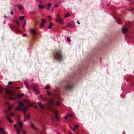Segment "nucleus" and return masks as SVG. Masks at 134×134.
Wrapping results in <instances>:
<instances>
[{
    "mask_svg": "<svg viewBox=\"0 0 134 134\" xmlns=\"http://www.w3.org/2000/svg\"><path fill=\"white\" fill-rule=\"evenodd\" d=\"M19 103V104L16 108V109L20 111L23 110L24 116H26V114L25 112L27 109L28 107H24V105L22 102H20Z\"/></svg>",
    "mask_w": 134,
    "mask_h": 134,
    "instance_id": "1",
    "label": "nucleus"
},
{
    "mask_svg": "<svg viewBox=\"0 0 134 134\" xmlns=\"http://www.w3.org/2000/svg\"><path fill=\"white\" fill-rule=\"evenodd\" d=\"M54 58L59 62H61L63 60V56L60 51H57L54 54Z\"/></svg>",
    "mask_w": 134,
    "mask_h": 134,
    "instance_id": "2",
    "label": "nucleus"
},
{
    "mask_svg": "<svg viewBox=\"0 0 134 134\" xmlns=\"http://www.w3.org/2000/svg\"><path fill=\"white\" fill-rule=\"evenodd\" d=\"M63 87L65 90L69 91L71 90L73 88L74 86L71 84L68 83L64 86Z\"/></svg>",
    "mask_w": 134,
    "mask_h": 134,
    "instance_id": "3",
    "label": "nucleus"
},
{
    "mask_svg": "<svg viewBox=\"0 0 134 134\" xmlns=\"http://www.w3.org/2000/svg\"><path fill=\"white\" fill-rule=\"evenodd\" d=\"M47 21L43 18L41 19V23L39 25V27L41 28H44L45 26V23H46Z\"/></svg>",
    "mask_w": 134,
    "mask_h": 134,
    "instance_id": "4",
    "label": "nucleus"
},
{
    "mask_svg": "<svg viewBox=\"0 0 134 134\" xmlns=\"http://www.w3.org/2000/svg\"><path fill=\"white\" fill-rule=\"evenodd\" d=\"M30 87L31 88H32L33 89L34 91L37 93H39L38 90V86L37 85H32L30 86Z\"/></svg>",
    "mask_w": 134,
    "mask_h": 134,
    "instance_id": "5",
    "label": "nucleus"
},
{
    "mask_svg": "<svg viewBox=\"0 0 134 134\" xmlns=\"http://www.w3.org/2000/svg\"><path fill=\"white\" fill-rule=\"evenodd\" d=\"M30 31L33 34V36H34L36 34V29H31L30 30Z\"/></svg>",
    "mask_w": 134,
    "mask_h": 134,
    "instance_id": "6",
    "label": "nucleus"
},
{
    "mask_svg": "<svg viewBox=\"0 0 134 134\" xmlns=\"http://www.w3.org/2000/svg\"><path fill=\"white\" fill-rule=\"evenodd\" d=\"M5 93L6 94L10 95H12L13 94L14 92L10 91L7 88L5 89Z\"/></svg>",
    "mask_w": 134,
    "mask_h": 134,
    "instance_id": "7",
    "label": "nucleus"
},
{
    "mask_svg": "<svg viewBox=\"0 0 134 134\" xmlns=\"http://www.w3.org/2000/svg\"><path fill=\"white\" fill-rule=\"evenodd\" d=\"M14 128H15V130L17 134H19V133L20 131V129L19 127H16V125L14 124Z\"/></svg>",
    "mask_w": 134,
    "mask_h": 134,
    "instance_id": "8",
    "label": "nucleus"
},
{
    "mask_svg": "<svg viewBox=\"0 0 134 134\" xmlns=\"http://www.w3.org/2000/svg\"><path fill=\"white\" fill-rule=\"evenodd\" d=\"M56 21L59 22L60 23L62 24V19L60 17H59L55 19Z\"/></svg>",
    "mask_w": 134,
    "mask_h": 134,
    "instance_id": "9",
    "label": "nucleus"
},
{
    "mask_svg": "<svg viewBox=\"0 0 134 134\" xmlns=\"http://www.w3.org/2000/svg\"><path fill=\"white\" fill-rule=\"evenodd\" d=\"M6 103L7 104H9L8 109L9 110H10L11 109V108L13 107V105L11 104H9L8 102H7Z\"/></svg>",
    "mask_w": 134,
    "mask_h": 134,
    "instance_id": "10",
    "label": "nucleus"
},
{
    "mask_svg": "<svg viewBox=\"0 0 134 134\" xmlns=\"http://www.w3.org/2000/svg\"><path fill=\"white\" fill-rule=\"evenodd\" d=\"M53 24L51 22H50L49 23V26L47 27L48 29H51L52 27Z\"/></svg>",
    "mask_w": 134,
    "mask_h": 134,
    "instance_id": "11",
    "label": "nucleus"
},
{
    "mask_svg": "<svg viewBox=\"0 0 134 134\" xmlns=\"http://www.w3.org/2000/svg\"><path fill=\"white\" fill-rule=\"evenodd\" d=\"M18 8L20 10H22L23 9V7L22 5H19L18 4L16 5Z\"/></svg>",
    "mask_w": 134,
    "mask_h": 134,
    "instance_id": "12",
    "label": "nucleus"
},
{
    "mask_svg": "<svg viewBox=\"0 0 134 134\" xmlns=\"http://www.w3.org/2000/svg\"><path fill=\"white\" fill-rule=\"evenodd\" d=\"M7 119L9 121L10 123H12L13 122V121L11 119H10V117L8 115L7 116Z\"/></svg>",
    "mask_w": 134,
    "mask_h": 134,
    "instance_id": "13",
    "label": "nucleus"
},
{
    "mask_svg": "<svg viewBox=\"0 0 134 134\" xmlns=\"http://www.w3.org/2000/svg\"><path fill=\"white\" fill-rule=\"evenodd\" d=\"M24 85H25L26 87L28 89H30V88L27 85V82H24Z\"/></svg>",
    "mask_w": 134,
    "mask_h": 134,
    "instance_id": "14",
    "label": "nucleus"
},
{
    "mask_svg": "<svg viewBox=\"0 0 134 134\" xmlns=\"http://www.w3.org/2000/svg\"><path fill=\"white\" fill-rule=\"evenodd\" d=\"M122 30L123 32L126 33L127 31V28L126 27L124 28H122Z\"/></svg>",
    "mask_w": 134,
    "mask_h": 134,
    "instance_id": "15",
    "label": "nucleus"
},
{
    "mask_svg": "<svg viewBox=\"0 0 134 134\" xmlns=\"http://www.w3.org/2000/svg\"><path fill=\"white\" fill-rule=\"evenodd\" d=\"M31 126L34 130H35L37 129V128L35 126L32 124H31Z\"/></svg>",
    "mask_w": 134,
    "mask_h": 134,
    "instance_id": "16",
    "label": "nucleus"
},
{
    "mask_svg": "<svg viewBox=\"0 0 134 134\" xmlns=\"http://www.w3.org/2000/svg\"><path fill=\"white\" fill-rule=\"evenodd\" d=\"M21 95L19 93H18V97L20 98H21L22 96L24 95V94L23 93H21Z\"/></svg>",
    "mask_w": 134,
    "mask_h": 134,
    "instance_id": "17",
    "label": "nucleus"
},
{
    "mask_svg": "<svg viewBox=\"0 0 134 134\" xmlns=\"http://www.w3.org/2000/svg\"><path fill=\"white\" fill-rule=\"evenodd\" d=\"M0 131L2 132V134H4V130L2 128H0Z\"/></svg>",
    "mask_w": 134,
    "mask_h": 134,
    "instance_id": "18",
    "label": "nucleus"
},
{
    "mask_svg": "<svg viewBox=\"0 0 134 134\" xmlns=\"http://www.w3.org/2000/svg\"><path fill=\"white\" fill-rule=\"evenodd\" d=\"M18 124L19 126H22L23 125V123L19 121L18 122Z\"/></svg>",
    "mask_w": 134,
    "mask_h": 134,
    "instance_id": "19",
    "label": "nucleus"
},
{
    "mask_svg": "<svg viewBox=\"0 0 134 134\" xmlns=\"http://www.w3.org/2000/svg\"><path fill=\"white\" fill-rule=\"evenodd\" d=\"M47 93L49 96L51 95L52 94L48 90L47 91Z\"/></svg>",
    "mask_w": 134,
    "mask_h": 134,
    "instance_id": "20",
    "label": "nucleus"
},
{
    "mask_svg": "<svg viewBox=\"0 0 134 134\" xmlns=\"http://www.w3.org/2000/svg\"><path fill=\"white\" fill-rule=\"evenodd\" d=\"M30 115L29 114H28L27 116L26 115V116H25L26 117L27 119H29L30 118Z\"/></svg>",
    "mask_w": 134,
    "mask_h": 134,
    "instance_id": "21",
    "label": "nucleus"
},
{
    "mask_svg": "<svg viewBox=\"0 0 134 134\" xmlns=\"http://www.w3.org/2000/svg\"><path fill=\"white\" fill-rule=\"evenodd\" d=\"M38 8H40V9H43V8L44 7L43 5H38Z\"/></svg>",
    "mask_w": 134,
    "mask_h": 134,
    "instance_id": "22",
    "label": "nucleus"
},
{
    "mask_svg": "<svg viewBox=\"0 0 134 134\" xmlns=\"http://www.w3.org/2000/svg\"><path fill=\"white\" fill-rule=\"evenodd\" d=\"M67 26H68L70 28L72 27H73L71 23L68 24L67 25Z\"/></svg>",
    "mask_w": 134,
    "mask_h": 134,
    "instance_id": "23",
    "label": "nucleus"
},
{
    "mask_svg": "<svg viewBox=\"0 0 134 134\" xmlns=\"http://www.w3.org/2000/svg\"><path fill=\"white\" fill-rule=\"evenodd\" d=\"M24 21H25V22H24V23H23V25H22L23 28L24 30L25 29L24 26H25V24H26V20H25Z\"/></svg>",
    "mask_w": 134,
    "mask_h": 134,
    "instance_id": "24",
    "label": "nucleus"
},
{
    "mask_svg": "<svg viewBox=\"0 0 134 134\" xmlns=\"http://www.w3.org/2000/svg\"><path fill=\"white\" fill-rule=\"evenodd\" d=\"M3 90V88L2 87H1L0 86V92L2 93V91Z\"/></svg>",
    "mask_w": 134,
    "mask_h": 134,
    "instance_id": "25",
    "label": "nucleus"
},
{
    "mask_svg": "<svg viewBox=\"0 0 134 134\" xmlns=\"http://www.w3.org/2000/svg\"><path fill=\"white\" fill-rule=\"evenodd\" d=\"M55 117L56 119H58V111H55Z\"/></svg>",
    "mask_w": 134,
    "mask_h": 134,
    "instance_id": "26",
    "label": "nucleus"
},
{
    "mask_svg": "<svg viewBox=\"0 0 134 134\" xmlns=\"http://www.w3.org/2000/svg\"><path fill=\"white\" fill-rule=\"evenodd\" d=\"M117 21H118V23L120 24L121 23V21L118 18H117Z\"/></svg>",
    "mask_w": 134,
    "mask_h": 134,
    "instance_id": "27",
    "label": "nucleus"
},
{
    "mask_svg": "<svg viewBox=\"0 0 134 134\" xmlns=\"http://www.w3.org/2000/svg\"><path fill=\"white\" fill-rule=\"evenodd\" d=\"M19 18L20 20H23L24 18V16H21L19 17Z\"/></svg>",
    "mask_w": 134,
    "mask_h": 134,
    "instance_id": "28",
    "label": "nucleus"
},
{
    "mask_svg": "<svg viewBox=\"0 0 134 134\" xmlns=\"http://www.w3.org/2000/svg\"><path fill=\"white\" fill-rule=\"evenodd\" d=\"M47 5H48V7L47 8V9L48 10L49 9V7L51 5V4H50L49 3H48V4Z\"/></svg>",
    "mask_w": 134,
    "mask_h": 134,
    "instance_id": "29",
    "label": "nucleus"
},
{
    "mask_svg": "<svg viewBox=\"0 0 134 134\" xmlns=\"http://www.w3.org/2000/svg\"><path fill=\"white\" fill-rule=\"evenodd\" d=\"M14 22L16 23V24L19 23L18 20L16 19L14 20Z\"/></svg>",
    "mask_w": 134,
    "mask_h": 134,
    "instance_id": "30",
    "label": "nucleus"
},
{
    "mask_svg": "<svg viewBox=\"0 0 134 134\" xmlns=\"http://www.w3.org/2000/svg\"><path fill=\"white\" fill-rule=\"evenodd\" d=\"M79 125H75L74 126L75 127L76 129H77L79 127Z\"/></svg>",
    "mask_w": 134,
    "mask_h": 134,
    "instance_id": "31",
    "label": "nucleus"
},
{
    "mask_svg": "<svg viewBox=\"0 0 134 134\" xmlns=\"http://www.w3.org/2000/svg\"><path fill=\"white\" fill-rule=\"evenodd\" d=\"M70 15L68 13H66L65 15V17H67L69 16V15Z\"/></svg>",
    "mask_w": 134,
    "mask_h": 134,
    "instance_id": "32",
    "label": "nucleus"
},
{
    "mask_svg": "<svg viewBox=\"0 0 134 134\" xmlns=\"http://www.w3.org/2000/svg\"><path fill=\"white\" fill-rule=\"evenodd\" d=\"M50 88V87L49 86H47L45 88V89L47 90L49 89Z\"/></svg>",
    "mask_w": 134,
    "mask_h": 134,
    "instance_id": "33",
    "label": "nucleus"
},
{
    "mask_svg": "<svg viewBox=\"0 0 134 134\" xmlns=\"http://www.w3.org/2000/svg\"><path fill=\"white\" fill-rule=\"evenodd\" d=\"M39 107H40V108L42 109H43L44 108L43 105H41L40 106H39Z\"/></svg>",
    "mask_w": 134,
    "mask_h": 134,
    "instance_id": "34",
    "label": "nucleus"
},
{
    "mask_svg": "<svg viewBox=\"0 0 134 134\" xmlns=\"http://www.w3.org/2000/svg\"><path fill=\"white\" fill-rule=\"evenodd\" d=\"M23 101L24 102H26L27 103H28V102L27 100L26 99H24L23 100Z\"/></svg>",
    "mask_w": 134,
    "mask_h": 134,
    "instance_id": "35",
    "label": "nucleus"
},
{
    "mask_svg": "<svg viewBox=\"0 0 134 134\" xmlns=\"http://www.w3.org/2000/svg\"><path fill=\"white\" fill-rule=\"evenodd\" d=\"M67 41L68 42H70L71 40L70 38L69 37H68L67 38Z\"/></svg>",
    "mask_w": 134,
    "mask_h": 134,
    "instance_id": "36",
    "label": "nucleus"
},
{
    "mask_svg": "<svg viewBox=\"0 0 134 134\" xmlns=\"http://www.w3.org/2000/svg\"><path fill=\"white\" fill-rule=\"evenodd\" d=\"M57 105L58 106H59L60 105V103L59 102H57Z\"/></svg>",
    "mask_w": 134,
    "mask_h": 134,
    "instance_id": "37",
    "label": "nucleus"
},
{
    "mask_svg": "<svg viewBox=\"0 0 134 134\" xmlns=\"http://www.w3.org/2000/svg\"><path fill=\"white\" fill-rule=\"evenodd\" d=\"M38 106H40V105H41V102H39L38 103Z\"/></svg>",
    "mask_w": 134,
    "mask_h": 134,
    "instance_id": "38",
    "label": "nucleus"
},
{
    "mask_svg": "<svg viewBox=\"0 0 134 134\" xmlns=\"http://www.w3.org/2000/svg\"><path fill=\"white\" fill-rule=\"evenodd\" d=\"M11 99L13 100H15L16 99V98L15 97L12 98Z\"/></svg>",
    "mask_w": 134,
    "mask_h": 134,
    "instance_id": "39",
    "label": "nucleus"
},
{
    "mask_svg": "<svg viewBox=\"0 0 134 134\" xmlns=\"http://www.w3.org/2000/svg\"><path fill=\"white\" fill-rule=\"evenodd\" d=\"M14 115V113H11L10 114V115L12 116H13Z\"/></svg>",
    "mask_w": 134,
    "mask_h": 134,
    "instance_id": "40",
    "label": "nucleus"
},
{
    "mask_svg": "<svg viewBox=\"0 0 134 134\" xmlns=\"http://www.w3.org/2000/svg\"><path fill=\"white\" fill-rule=\"evenodd\" d=\"M12 83V82L11 81H10L8 82V85H11Z\"/></svg>",
    "mask_w": 134,
    "mask_h": 134,
    "instance_id": "41",
    "label": "nucleus"
},
{
    "mask_svg": "<svg viewBox=\"0 0 134 134\" xmlns=\"http://www.w3.org/2000/svg\"><path fill=\"white\" fill-rule=\"evenodd\" d=\"M68 117V115H66L64 118L65 119H67Z\"/></svg>",
    "mask_w": 134,
    "mask_h": 134,
    "instance_id": "42",
    "label": "nucleus"
},
{
    "mask_svg": "<svg viewBox=\"0 0 134 134\" xmlns=\"http://www.w3.org/2000/svg\"><path fill=\"white\" fill-rule=\"evenodd\" d=\"M69 116L70 117H72L73 116V115L72 114H69Z\"/></svg>",
    "mask_w": 134,
    "mask_h": 134,
    "instance_id": "43",
    "label": "nucleus"
},
{
    "mask_svg": "<svg viewBox=\"0 0 134 134\" xmlns=\"http://www.w3.org/2000/svg\"><path fill=\"white\" fill-rule=\"evenodd\" d=\"M16 24L18 27H19L20 26V24L19 23L17 24Z\"/></svg>",
    "mask_w": 134,
    "mask_h": 134,
    "instance_id": "44",
    "label": "nucleus"
},
{
    "mask_svg": "<svg viewBox=\"0 0 134 134\" xmlns=\"http://www.w3.org/2000/svg\"><path fill=\"white\" fill-rule=\"evenodd\" d=\"M13 11L12 10H11L10 12V14L12 15H13Z\"/></svg>",
    "mask_w": 134,
    "mask_h": 134,
    "instance_id": "45",
    "label": "nucleus"
},
{
    "mask_svg": "<svg viewBox=\"0 0 134 134\" xmlns=\"http://www.w3.org/2000/svg\"><path fill=\"white\" fill-rule=\"evenodd\" d=\"M29 104V106L30 107H31L32 106V105L30 103H28Z\"/></svg>",
    "mask_w": 134,
    "mask_h": 134,
    "instance_id": "46",
    "label": "nucleus"
},
{
    "mask_svg": "<svg viewBox=\"0 0 134 134\" xmlns=\"http://www.w3.org/2000/svg\"><path fill=\"white\" fill-rule=\"evenodd\" d=\"M19 127H20V128H19V129H20H20H22L23 128V127H22V126H19Z\"/></svg>",
    "mask_w": 134,
    "mask_h": 134,
    "instance_id": "47",
    "label": "nucleus"
},
{
    "mask_svg": "<svg viewBox=\"0 0 134 134\" xmlns=\"http://www.w3.org/2000/svg\"><path fill=\"white\" fill-rule=\"evenodd\" d=\"M26 132L25 130H23V133L24 134H25V133Z\"/></svg>",
    "mask_w": 134,
    "mask_h": 134,
    "instance_id": "48",
    "label": "nucleus"
},
{
    "mask_svg": "<svg viewBox=\"0 0 134 134\" xmlns=\"http://www.w3.org/2000/svg\"><path fill=\"white\" fill-rule=\"evenodd\" d=\"M4 112L5 113H7V111L6 110H4Z\"/></svg>",
    "mask_w": 134,
    "mask_h": 134,
    "instance_id": "49",
    "label": "nucleus"
},
{
    "mask_svg": "<svg viewBox=\"0 0 134 134\" xmlns=\"http://www.w3.org/2000/svg\"><path fill=\"white\" fill-rule=\"evenodd\" d=\"M23 36L25 37L26 36V35L25 34H24L23 35Z\"/></svg>",
    "mask_w": 134,
    "mask_h": 134,
    "instance_id": "50",
    "label": "nucleus"
},
{
    "mask_svg": "<svg viewBox=\"0 0 134 134\" xmlns=\"http://www.w3.org/2000/svg\"><path fill=\"white\" fill-rule=\"evenodd\" d=\"M48 17L49 18V19H51V17L50 16H48Z\"/></svg>",
    "mask_w": 134,
    "mask_h": 134,
    "instance_id": "51",
    "label": "nucleus"
},
{
    "mask_svg": "<svg viewBox=\"0 0 134 134\" xmlns=\"http://www.w3.org/2000/svg\"><path fill=\"white\" fill-rule=\"evenodd\" d=\"M71 129H72L74 131H75V129L74 128H71Z\"/></svg>",
    "mask_w": 134,
    "mask_h": 134,
    "instance_id": "52",
    "label": "nucleus"
},
{
    "mask_svg": "<svg viewBox=\"0 0 134 134\" xmlns=\"http://www.w3.org/2000/svg\"><path fill=\"white\" fill-rule=\"evenodd\" d=\"M58 5L57 4H56L55 5V7H57L58 6Z\"/></svg>",
    "mask_w": 134,
    "mask_h": 134,
    "instance_id": "53",
    "label": "nucleus"
},
{
    "mask_svg": "<svg viewBox=\"0 0 134 134\" xmlns=\"http://www.w3.org/2000/svg\"><path fill=\"white\" fill-rule=\"evenodd\" d=\"M20 88L18 87H16V89H20Z\"/></svg>",
    "mask_w": 134,
    "mask_h": 134,
    "instance_id": "54",
    "label": "nucleus"
},
{
    "mask_svg": "<svg viewBox=\"0 0 134 134\" xmlns=\"http://www.w3.org/2000/svg\"><path fill=\"white\" fill-rule=\"evenodd\" d=\"M37 106H35V107H34V108H35L36 109V108H37Z\"/></svg>",
    "mask_w": 134,
    "mask_h": 134,
    "instance_id": "55",
    "label": "nucleus"
},
{
    "mask_svg": "<svg viewBox=\"0 0 134 134\" xmlns=\"http://www.w3.org/2000/svg\"><path fill=\"white\" fill-rule=\"evenodd\" d=\"M26 121V119H24V120H23V121H24V122H25V121Z\"/></svg>",
    "mask_w": 134,
    "mask_h": 134,
    "instance_id": "56",
    "label": "nucleus"
},
{
    "mask_svg": "<svg viewBox=\"0 0 134 134\" xmlns=\"http://www.w3.org/2000/svg\"><path fill=\"white\" fill-rule=\"evenodd\" d=\"M77 22L79 24H80V23L78 21H77Z\"/></svg>",
    "mask_w": 134,
    "mask_h": 134,
    "instance_id": "57",
    "label": "nucleus"
},
{
    "mask_svg": "<svg viewBox=\"0 0 134 134\" xmlns=\"http://www.w3.org/2000/svg\"><path fill=\"white\" fill-rule=\"evenodd\" d=\"M10 27L11 29H12L13 28V27H12L11 26H10Z\"/></svg>",
    "mask_w": 134,
    "mask_h": 134,
    "instance_id": "58",
    "label": "nucleus"
},
{
    "mask_svg": "<svg viewBox=\"0 0 134 134\" xmlns=\"http://www.w3.org/2000/svg\"><path fill=\"white\" fill-rule=\"evenodd\" d=\"M70 127L71 128H71H72L71 127V126H70Z\"/></svg>",
    "mask_w": 134,
    "mask_h": 134,
    "instance_id": "59",
    "label": "nucleus"
},
{
    "mask_svg": "<svg viewBox=\"0 0 134 134\" xmlns=\"http://www.w3.org/2000/svg\"><path fill=\"white\" fill-rule=\"evenodd\" d=\"M57 16H59V14H58V15H57Z\"/></svg>",
    "mask_w": 134,
    "mask_h": 134,
    "instance_id": "60",
    "label": "nucleus"
},
{
    "mask_svg": "<svg viewBox=\"0 0 134 134\" xmlns=\"http://www.w3.org/2000/svg\"><path fill=\"white\" fill-rule=\"evenodd\" d=\"M47 99L46 98H45L44 99H45V100H46V99Z\"/></svg>",
    "mask_w": 134,
    "mask_h": 134,
    "instance_id": "61",
    "label": "nucleus"
},
{
    "mask_svg": "<svg viewBox=\"0 0 134 134\" xmlns=\"http://www.w3.org/2000/svg\"><path fill=\"white\" fill-rule=\"evenodd\" d=\"M41 134H43L42 133V132H41Z\"/></svg>",
    "mask_w": 134,
    "mask_h": 134,
    "instance_id": "62",
    "label": "nucleus"
},
{
    "mask_svg": "<svg viewBox=\"0 0 134 134\" xmlns=\"http://www.w3.org/2000/svg\"><path fill=\"white\" fill-rule=\"evenodd\" d=\"M58 134H60V133H58Z\"/></svg>",
    "mask_w": 134,
    "mask_h": 134,
    "instance_id": "63",
    "label": "nucleus"
},
{
    "mask_svg": "<svg viewBox=\"0 0 134 134\" xmlns=\"http://www.w3.org/2000/svg\"><path fill=\"white\" fill-rule=\"evenodd\" d=\"M29 101H30V100H29Z\"/></svg>",
    "mask_w": 134,
    "mask_h": 134,
    "instance_id": "64",
    "label": "nucleus"
}]
</instances>
